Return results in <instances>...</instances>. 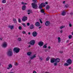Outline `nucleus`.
Returning a JSON list of instances; mask_svg holds the SVG:
<instances>
[{
    "instance_id": "f257e3e1",
    "label": "nucleus",
    "mask_w": 73,
    "mask_h": 73,
    "mask_svg": "<svg viewBox=\"0 0 73 73\" xmlns=\"http://www.w3.org/2000/svg\"><path fill=\"white\" fill-rule=\"evenodd\" d=\"M14 52H15L16 53H17L19 52V51L20 50V48L17 47H15L13 49Z\"/></svg>"
},
{
    "instance_id": "f03ea898",
    "label": "nucleus",
    "mask_w": 73,
    "mask_h": 73,
    "mask_svg": "<svg viewBox=\"0 0 73 73\" xmlns=\"http://www.w3.org/2000/svg\"><path fill=\"white\" fill-rule=\"evenodd\" d=\"M32 5L33 8V9H36L38 8V6H37V4L34 3H32Z\"/></svg>"
},
{
    "instance_id": "7ed1b4c3",
    "label": "nucleus",
    "mask_w": 73,
    "mask_h": 73,
    "mask_svg": "<svg viewBox=\"0 0 73 73\" xmlns=\"http://www.w3.org/2000/svg\"><path fill=\"white\" fill-rule=\"evenodd\" d=\"M7 55L9 56H12L13 55V52L12 50H9L7 52Z\"/></svg>"
},
{
    "instance_id": "20e7f679",
    "label": "nucleus",
    "mask_w": 73,
    "mask_h": 73,
    "mask_svg": "<svg viewBox=\"0 0 73 73\" xmlns=\"http://www.w3.org/2000/svg\"><path fill=\"white\" fill-rule=\"evenodd\" d=\"M35 42H36V41H35V40H31L30 41L29 44L30 45H35Z\"/></svg>"
},
{
    "instance_id": "39448f33",
    "label": "nucleus",
    "mask_w": 73,
    "mask_h": 73,
    "mask_svg": "<svg viewBox=\"0 0 73 73\" xmlns=\"http://www.w3.org/2000/svg\"><path fill=\"white\" fill-rule=\"evenodd\" d=\"M66 62L69 65H70L72 64V60L70 59H68L67 60Z\"/></svg>"
},
{
    "instance_id": "423d86ee",
    "label": "nucleus",
    "mask_w": 73,
    "mask_h": 73,
    "mask_svg": "<svg viewBox=\"0 0 73 73\" xmlns=\"http://www.w3.org/2000/svg\"><path fill=\"white\" fill-rule=\"evenodd\" d=\"M38 44L39 46H42L44 45V42L42 41H40L38 42Z\"/></svg>"
},
{
    "instance_id": "0eeeda50",
    "label": "nucleus",
    "mask_w": 73,
    "mask_h": 73,
    "mask_svg": "<svg viewBox=\"0 0 73 73\" xmlns=\"http://www.w3.org/2000/svg\"><path fill=\"white\" fill-rule=\"evenodd\" d=\"M32 35L34 37H36L37 35V33L36 31H34L32 33Z\"/></svg>"
},
{
    "instance_id": "6e6552de",
    "label": "nucleus",
    "mask_w": 73,
    "mask_h": 73,
    "mask_svg": "<svg viewBox=\"0 0 73 73\" xmlns=\"http://www.w3.org/2000/svg\"><path fill=\"white\" fill-rule=\"evenodd\" d=\"M27 17L25 16L23 17L22 20L23 21H25L26 20H27Z\"/></svg>"
},
{
    "instance_id": "1a4fd4ad",
    "label": "nucleus",
    "mask_w": 73,
    "mask_h": 73,
    "mask_svg": "<svg viewBox=\"0 0 73 73\" xmlns=\"http://www.w3.org/2000/svg\"><path fill=\"white\" fill-rule=\"evenodd\" d=\"M55 62V58H52L51 59L50 62L51 63H54Z\"/></svg>"
},
{
    "instance_id": "9d476101",
    "label": "nucleus",
    "mask_w": 73,
    "mask_h": 73,
    "mask_svg": "<svg viewBox=\"0 0 73 73\" xmlns=\"http://www.w3.org/2000/svg\"><path fill=\"white\" fill-rule=\"evenodd\" d=\"M35 25L36 27H40V24L39 23V22H36Z\"/></svg>"
},
{
    "instance_id": "9b49d317",
    "label": "nucleus",
    "mask_w": 73,
    "mask_h": 73,
    "mask_svg": "<svg viewBox=\"0 0 73 73\" xmlns=\"http://www.w3.org/2000/svg\"><path fill=\"white\" fill-rule=\"evenodd\" d=\"M60 61V59L59 58H57L56 59H55V62H57L58 63Z\"/></svg>"
},
{
    "instance_id": "f8f14e48",
    "label": "nucleus",
    "mask_w": 73,
    "mask_h": 73,
    "mask_svg": "<svg viewBox=\"0 0 73 73\" xmlns=\"http://www.w3.org/2000/svg\"><path fill=\"white\" fill-rule=\"evenodd\" d=\"M50 23H49V21H47L45 22V25H46V26H48V25H49Z\"/></svg>"
},
{
    "instance_id": "ddd939ff",
    "label": "nucleus",
    "mask_w": 73,
    "mask_h": 73,
    "mask_svg": "<svg viewBox=\"0 0 73 73\" xmlns=\"http://www.w3.org/2000/svg\"><path fill=\"white\" fill-rule=\"evenodd\" d=\"M36 54H34L32 56V57H31L30 58L31 60H32L34 58H36Z\"/></svg>"
},
{
    "instance_id": "4468645a",
    "label": "nucleus",
    "mask_w": 73,
    "mask_h": 73,
    "mask_svg": "<svg viewBox=\"0 0 73 73\" xmlns=\"http://www.w3.org/2000/svg\"><path fill=\"white\" fill-rule=\"evenodd\" d=\"M65 15H66V12H65V11H63L62 12V16H65Z\"/></svg>"
},
{
    "instance_id": "2eb2a0df",
    "label": "nucleus",
    "mask_w": 73,
    "mask_h": 73,
    "mask_svg": "<svg viewBox=\"0 0 73 73\" xmlns=\"http://www.w3.org/2000/svg\"><path fill=\"white\" fill-rule=\"evenodd\" d=\"M22 9L23 10H25L26 9V6L24 5L22 7Z\"/></svg>"
},
{
    "instance_id": "dca6fc26",
    "label": "nucleus",
    "mask_w": 73,
    "mask_h": 73,
    "mask_svg": "<svg viewBox=\"0 0 73 73\" xmlns=\"http://www.w3.org/2000/svg\"><path fill=\"white\" fill-rule=\"evenodd\" d=\"M30 28L31 29H33L34 28V25L32 24L30 25Z\"/></svg>"
},
{
    "instance_id": "f3484780",
    "label": "nucleus",
    "mask_w": 73,
    "mask_h": 73,
    "mask_svg": "<svg viewBox=\"0 0 73 73\" xmlns=\"http://www.w3.org/2000/svg\"><path fill=\"white\" fill-rule=\"evenodd\" d=\"M7 43L6 42H4L3 44V46H7Z\"/></svg>"
},
{
    "instance_id": "a211bd4d",
    "label": "nucleus",
    "mask_w": 73,
    "mask_h": 73,
    "mask_svg": "<svg viewBox=\"0 0 73 73\" xmlns=\"http://www.w3.org/2000/svg\"><path fill=\"white\" fill-rule=\"evenodd\" d=\"M13 21L14 22V23L16 24L17 23V21L15 18H13Z\"/></svg>"
},
{
    "instance_id": "6ab92c4d",
    "label": "nucleus",
    "mask_w": 73,
    "mask_h": 73,
    "mask_svg": "<svg viewBox=\"0 0 73 73\" xmlns=\"http://www.w3.org/2000/svg\"><path fill=\"white\" fill-rule=\"evenodd\" d=\"M42 4L41 3L39 6V9H42Z\"/></svg>"
},
{
    "instance_id": "aec40b11",
    "label": "nucleus",
    "mask_w": 73,
    "mask_h": 73,
    "mask_svg": "<svg viewBox=\"0 0 73 73\" xmlns=\"http://www.w3.org/2000/svg\"><path fill=\"white\" fill-rule=\"evenodd\" d=\"M32 52H28L27 53V54L28 56H30Z\"/></svg>"
},
{
    "instance_id": "412c9836",
    "label": "nucleus",
    "mask_w": 73,
    "mask_h": 73,
    "mask_svg": "<svg viewBox=\"0 0 73 73\" xmlns=\"http://www.w3.org/2000/svg\"><path fill=\"white\" fill-rule=\"evenodd\" d=\"M58 42H61V38L60 37H58Z\"/></svg>"
},
{
    "instance_id": "4be33fe9",
    "label": "nucleus",
    "mask_w": 73,
    "mask_h": 73,
    "mask_svg": "<svg viewBox=\"0 0 73 73\" xmlns=\"http://www.w3.org/2000/svg\"><path fill=\"white\" fill-rule=\"evenodd\" d=\"M49 59H50V57L49 56H48L46 59V60L47 61H49Z\"/></svg>"
},
{
    "instance_id": "5701e85b",
    "label": "nucleus",
    "mask_w": 73,
    "mask_h": 73,
    "mask_svg": "<svg viewBox=\"0 0 73 73\" xmlns=\"http://www.w3.org/2000/svg\"><path fill=\"white\" fill-rule=\"evenodd\" d=\"M9 28H11V29H12L13 28V26H9Z\"/></svg>"
},
{
    "instance_id": "b1692460",
    "label": "nucleus",
    "mask_w": 73,
    "mask_h": 73,
    "mask_svg": "<svg viewBox=\"0 0 73 73\" xmlns=\"http://www.w3.org/2000/svg\"><path fill=\"white\" fill-rule=\"evenodd\" d=\"M27 12H29L28 13V15H30V13L31 12V10H28L27 11Z\"/></svg>"
},
{
    "instance_id": "393cba45",
    "label": "nucleus",
    "mask_w": 73,
    "mask_h": 73,
    "mask_svg": "<svg viewBox=\"0 0 73 73\" xmlns=\"http://www.w3.org/2000/svg\"><path fill=\"white\" fill-rule=\"evenodd\" d=\"M33 1L35 3H37V0H33Z\"/></svg>"
},
{
    "instance_id": "a878e982",
    "label": "nucleus",
    "mask_w": 73,
    "mask_h": 73,
    "mask_svg": "<svg viewBox=\"0 0 73 73\" xmlns=\"http://www.w3.org/2000/svg\"><path fill=\"white\" fill-rule=\"evenodd\" d=\"M69 7V5H65L64 8H68Z\"/></svg>"
},
{
    "instance_id": "bb28decb",
    "label": "nucleus",
    "mask_w": 73,
    "mask_h": 73,
    "mask_svg": "<svg viewBox=\"0 0 73 73\" xmlns=\"http://www.w3.org/2000/svg\"><path fill=\"white\" fill-rule=\"evenodd\" d=\"M64 66H68V65H69V64H68L66 63H65L64 64Z\"/></svg>"
},
{
    "instance_id": "cd10ccee",
    "label": "nucleus",
    "mask_w": 73,
    "mask_h": 73,
    "mask_svg": "<svg viewBox=\"0 0 73 73\" xmlns=\"http://www.w3.org/2000/svg\"><path fill=\"white\" fill-rule=\"evenodd\" d=\"M50 8V7L48 5H47L46 7V9H48Z\"/></svg>"
},
{
    "instance_id": "c85d7f7f",
    "label": "nucleus",
    "mask_w": 73,
    "mask_h": 73,
    "mask_svg": "<svg viewBox=\"0 0 73 73\" xmlns=\"http://www.w3.org/2000/svg\"><path fill=\"white\" fill-rule=\"evenodd\" d=\"M18 40L19 41H21V38H18Z\"/></svg>"
},
{
    "instance_id": "c756f323",
    "label": "nucleus",
    "mask_w": 73,
    "mask_h": 73,
    "mask_svg": "<svg viewBox=\"0 0 73 73\" xmlns=\"http://www.w3.org/2000/svg\"><path fill=\"white\" fill-rule=\"evenodd\" d=\"M41 13H44V10L43 9H42L40 10Z\"/></svg>"
},
{
    "instance_id": "7c9ffc66",
    "label": "nucleus",
    "mask_w": 73,
    "mask_h": 73,
    "mask_svg": "<svg viewBox=\"0 0 73 73\" xmlns=\"http://www.w3.org/2000/svg\"><path fill=\"white\" fill-rule=\"evenodd\" d=\"M53 64L54 65V66H56V65H57V64H58L57 63V62H56L54 63Z\"/></svg>"
},
{
    "instance_id": "2f4dec72",
    "label": "nucleus",
    "mask_w": 73,
    "mask_h": 73,
    "mask_svg": "<svg viewBox=\"0 0 73 73\" xmlns=\"http://www.w3.org/2000/svg\"><path fill=\"white\" fill-rule=\"evenodd\" d=\"M2 3H6V1L5 0H3L2 1Z\"/></svg>"
},
{
    "instance_id": "473e14b6",
    "label": "nucleus",
    "mask_w": 73,
    "mask_h": 73,
    "mask_svg": "<svg viewBox=\"0 0 73 73\" xmlns=\"http://www.w3.org/2000/svg\"><path fill=\"white\" fill-rule=\"evenodd\" d=\"M9 68H12V65L11 64H9Z\"/></svg>"
},
{
    "instance_id": "72a5a7b5",
    "label": "nucleus",
    "mask_w": 73,
    "mask_h": 73,
    "mask_svg": "<svg viewBox=\"0 0 73 73\" xmlns=\"http://www.w3.org/2000/svg\"><path fill=\"white\" fill-rule=\"evenodd\" d=\"M72 37V35H70L68 36V38H71Z\"/></svg>"
},
{
    "instance_id": "f704fd0d",
    "label": "nucleus",
    "mask_w": 73,
    "mask_h": 73,
    "mask_svg": "<svg viewBox=\"0 0 73 73\" xmlns=\"http://www.w3.org/2000/svg\"><path fill=\"white\" fill-rule=\"evenodd\" d=\"M21 4H24V5H26V4H27V3H24V2H22V3H21Z\"/></svg>"
},
{
    "instance_id": "c9c22d12",
    "label": "nucleus",
    "mask_w": 73,
    "mask_h": 73,
    "mask_svg": "<svg viewBox=\"0 0 73 73\" xmlns=\"http://www.w3.org/2000/svg\"><path fill=\"white\" fill-rule=\"evenodd\" d=\"M42 5H43V7H44L45 6V3H42Z\"/></svg>"
},
{
    "instance_id": "e433bc0d",
    "label": "nucleus",
    "mask_w": 73,
    "mask_h": 73,
    "mask_svg": "<svg viewBox=\"0 0 73 73\" xmlns=\"http://www.w3.org/2000/svg\"><path fill=\"white\" fill-rule=\"evenodd\" d=\"M39 59H40V60L41 61H42V60H43V58L42 57H40L39 58Z\"/></svg>"
},
{
    "instance_id": "4c0bfd02",
    "label": "nucleus",
    "mask_w": 73,
    "mask_h": 73,
    "mask_svg": "<svg viewBox=\"0 0 73 73\" xmlns=\"http://www.w3.org/2000/svg\"><path fill=\"white\" fill-rule=\"evenodd\" d=\"M2 47L3 48H7V46H2Z\"/></svg>"
},
{
    "instance_id": "58836bf2",
    "label": "nucleus",
    "mask_w": 73,
    "mask_h": 73,
    "mask_svg": "<svg viewBox=\"0 0 73 73\" xmlns=\"http://www.w3.org/2000/svg\"><path fill=\"white\" fill-rule=\"evenodd\" d=\"M18 21L19 22V23H21V20L20 19H18Z\"/></svg>"
},
{
    "instance_id": "ea45409f",
    "label": "nucleus",
    "mask_w": 73,
    "mask_h": 73,
    "mask_svg": "<svg viewBox=\"0 0 73 73\" xmlns=\"http://www.w3.org/2000/svg\"><path fill=\"white\" fill-rule=\"evenodd\" d=\"M22 25H23V26H24V27H26V26H25V24L24 23H22Z\"/></svg>"
},
{
    "instance_id": "a19ab883",
    "label": "nucleus",
    "mask_w": 73,
    "mask_h": 73,
    "mask_svg": "<svg viewBox=\"0 0 73 73\" xmlns=\"http://www.w3.org/2000/svg\"><path fill=\"white\" fill-rule=\"evenodd\" d=\"M39 21L40 22V23H41V24L42 23V22L41 20L40 19H39Z\"/></svg>"
},
{
    "instance_id": "79ce46f5",
    "label": "nucleus",
    "mask_w": 73,
    "mask_h": 73,
    "mask_svg": "<svg viewBox=\"0 0 73 73\" xmlns=\"http://www.w3.org/2000/svg\"><path fill=\"white\" fill-rule=\"evenodd\" d=\"M29 25H30V23H27V26H29Z\"/></svg>"
},
{
    "instance_id": "37998d69",
    "label": "nucleus",
    "mask_w": 73,
    "mask_h": 73,
    "mask_svg": "<svg viewBox=\"0 0 73 73\" xmlns=\"http://www.w3.org/2000/svg\"><path fill=\"white\" fill-rule=\"evenodd\" d=\"M19 29H20V30H21V27L19 26Z\"/></svg>"
},
{
    "instance_id": "c03bdc74",
    "label": "nucleus",
    "mask_w": 73,
    "mask_h": 73,
    "mask_svg": "<svg viewBox=\"0 0 73 73\" xmlns=\"http://www.w3.org/2000/svg\"><path fill=\"white\" fill-rule=\"evenodd\" d=\"M64 28V27L63 26H61L60 27V29H62Z\"/></svg>"
},
{
    "instance_id": "a18cd8bd",
    "label": "nucleus",
    "mask_w": 73,
    "mask_h": 73,
    "mask_svg": "<svg viewBox=\"0 0 73 73\" xmlns=\"http://www.w3.org/2000/svg\"><path fill=\"white\" fill-rule=\"evenodd\" d=\"M69 26L70 27H72V25L70 24H69Z\"/></svg>"
},
{
    "instance_id": "49530a36",
    "label": "nucleus",
    "mask_w": 73,
    "mask_h": 73,
    "mask_svg": "<svg viewBox=\"0 0 73 73\" xmlns=\"http://www.w3.org/2000/svg\"><path fill=\"white\" fill-rule=\"evenodd\" d=\"M17 64H18V63H16L15 64V65H16V66H17Z\"/></svg>"
},
{
    "instance_id": "de8ad7c7",
    "label": "nucleus",
    "mask_w": 73,
    "mask_h": 73,
    "mask_svg": "<svg viewBox=\"0 0 73 73\" xmlns=\"http://www.w3.org/2000/svg\"><path fill=\"white\" fill-rule=\"evenodd\" d=\"M46 47H47V46H43V48H46Z\"/></svg>"
},
{
    "instance_id": "09e8293b",
    "label": "nucleus",
    "mask_w": 73,
    "mask_h": 73,
    "mask_svg": "<svg viewBox=\"0 0 73 73\" xmlns=\"http://www.w3.org/2000/svg\"><path fill=\"white\" fill-rule=\"evenodd\" d=\"M44 51L46 52H47V51H48V49H46L45 50H44Z\"/></svg>"
},
{
    "instance_id": "8fccbe9b",
    "label": "nucleus",
    "mask_w": 73,
    "mask_h": 73,
    "mask_svg": "<svg viewBox=\"0 0 73 73\" xmlns=\"http://www.w3.org/2000/svg\"><path fill=\"white\" fill-rule=\"evenodd\" d=\"M46 45H48V44L47 43H46L44 45V46H46Z\"/></svg>"
},
{
    "instance_id": "3c124183",
    "label": "nucleus",
    "mask_w": 73,
    "mask_h": 73,
    "mask_svg": "<svg viewBox=\"0 0 73 73\" xmlns=\"http://www.w3.org/2000/svg\"><path fill=\"white\" fill-rule=\"evenodd\" d=\"M33 73H37V72H36V71H34L33 72Z\"/></svg>"
},
{
    "instance_id": "603ef678",
    "label": "nucleus",
    "mask_w": 73,
    "mask_h": 73,
    "mask_svg": "<svg viewBox=\"0 0 73 73\" xmlns=\"http://www.w3.org/2000/svg\"><path fill=\"white\" fill-rule=\"evenodd\" d=\"M60 53H63V51H60L59 52Z\"/></svg>"
},
{
    "instance_id": "864d4df0",
    "label": "nucleus",
    "mask_w": 73,
    "mask_h": 73,
    "mask_svg": "<svg viewBox=\"0 0 73 73\" xmlns=\"http://www.w3.org/2000/svg\"><path fill=\"white\" fill-rule=\"evenodd\" d=\"M23 34H25V31H23Z\"/></svg>"
},
{
    "instance_id": "5fc2aeb1",
    "label": "nucleus",
    "mask_w": 73,
    "mask_h": 73,
    "mask_svg": "<svg viewBox=\"0 0 73 73\" xmlns=\"http://www.w3.org/2000/svg\"><path fill=\"white\" fill-rule=\"evenodd\" d=\"M69 69H72V67H69Z\"/></svg>"
},
{
    "instance_id": "6e6d98bb",
    "label": "nucleus",
    "mask_w": 73,
    "mask_h": 73,
    "mask_svg": "<svg viewBox=\"0 0 73 73\" xmlns=\"http://www.w3.org/2000/svg\"><path fill=\"white\" fill-rule=\"evenodd\" d=\"M10 68V67H8L7 68V69H9V68Z\"/></svg>"
},
{
    "instance_id": "4d7b16f0",
    "label": "nucleus",
    "mask_w": 73,
    "mask_h": 73,
    "mask_svg": "<svg viewBox=\"0 0 73 73\" xmlns=\"http://www.w3.org/2000/svg\"><path fill=\"white\" fill-rule=\"evenodd\" d=\"M63 4H65V1H64L63 2Z\"/></svg>"
},
{
    "instance_id": "13d9d810",
    "label": "nucleus",
    "mask_w": 73,
    "mask_h": 73,
    "mask_svg": "<svg viewBox=\"0 0 73 73\" xmlns=\"http://www.w3.org/2000/svg\"><path fill=\"white\" fill-rule=\"evenodd\" d=\"M48 48L49 49H50V46H49Z\"/></svg>"
},
{
    "instance_id": "bf43d9fd",
    "label": "nucleus",
    "mask_w": 73,
    "mask_h": 73,
    "mask_svg": "<svg viewBox=\"0 0 73 73\" xmlns=\"http://www.w3.org/2000/svg\"><path fill=\"white\" fill-rule=\"evenodd\" d=\"M2 39H3V38H0V40H2Z\"/></svg>"
},
{
    "instance_id": "052dcab7",
    "label": "nucleus",
    "mask_w": 73,
    "mask_h": 73,
    "mask_svg": "<svg viewBox=\"0 0 73 73\" xmlns=\"http://www.w3.org/2000/svg\"><path fill=\"white\" fill-rule=\"evenodd\" d=\"M45 4H48V2H46Z\"/></svg>"
},
{
    "instance_id": "680f3d73",
    "label": "nucleus",
    "mask_w": 73,
    "mask_h": 73,
    "mask_svg": "<svg viewBox=\"0 0 73 73\" xmlns=\"http://www.w3.org/2000/svg\"><path fill=\"white\" fill-rule=\"evenodd\" d=\"M31 34V33H28V35H30Z\"/></svg>"
},
{
    "instance_id": "e2e57ef3",
    "label": "nucleus",
    "mask_w": 73,
    "mask_h": 73,
    "mask_svg": "<svg viewBox=\"0 0 73 73\" xmlns=\"http://www.w3.org/2000/svg\"><path fill=\"white\" fill-rule=\"evenodd\" d=\"M62 31H60V33H62Z\"/></svg>"
},
{
    "instance_id": "0e129e2a",
    "label": "nucleus",
    "mask_w": 73,
    "mask_h": 73,
    "mask_svg": "<svg viewBox=\"0 0 73 73\" xmlns=\"http://www.w3.org/2000/svg\"><path fill=\"white\" fill-rule=\"evenodd\" d=\"M68 40H67V41L66 42L67 43H68Z\"/></svg>"
},
{
    "instance_id": "69168bd1",
    "label": "nucleus",
    "mask_w": 73,
    "mask_h": 73,
    "mask_svg": "<svg viewBox=\"0 0 73 73\" xmlns=\"http://www.w3.org/2000/svg\"><path fill=\"white\" fill-rule=\"evenodd\" d=\"M41 28V27H39V29H40V28Z\"/></svg>"
},
{
    "instance_id": "338daca9",
    "label": "nucleus",
    "mask_w": 73,
    "mask_h": 73,
    "mask_svg": "<svg viewBox=\"0 0 73 73\" xmlns=\"http://www.w3.org/2000/svg\"><path fill=\"white\" fill-rule=\"evenodd\" d=\"M31 46H29V48H30Z\"/></svg>"
},
{
    "instance_id": "774afa93",
    "label": "nucleus",
    "mask_w": 73,
    "mask_h": 73,
    "mask_svg": "<svg viewBox=\"0 0 73 73\" xmlns=\"http://www.w3.org/2000/svg\"><path fill=\"white\" fill-rule=\"evenodd\" d=\"M31 61H29V63H31Z\"/></svg>"
}]
</instances>
